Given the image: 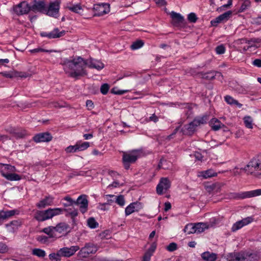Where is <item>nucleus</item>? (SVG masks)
Masks as SVG:
<instances>
[{
    "instance_id": "f257e3e1",
    "label": "nucleus",
    "mask_w": 261,
    "mask_h": 261,
    "mask_svg": "<svg viewBox=\"0 0 261 261\" xmlns=\"http://www.w3.org/2000/svg\"><path fill=\"white\" fill-rule=\"evenodd\" d=\"M60 64L68 76L76 79L87 75V66L98 70L104 67V64L100 61L93 59L85 60L80 56L64 58L62 60Z\"/></svg>"
},
{
    "instance_id": "f03ea898",
    "label": "nucleus",
    "mask_w": 261,
    "mask_h": 261,
    "mask_svg": "<svg viewBox=\"0 0 261 261\" xmlns=\"http://www.w3.org/2000/svg\"><path fill=\"white\" fill-rule=\"evenodd\" d=\"M260 259L258 252L249 251L231 253L227 255L228 261H259Z\"/></svg>"
},
{
    "instance_id": "7ed1b4c3",
    "label": "nucleus",
    "mask_w": 261,
    "mask_h": 261,
    "mask_svg": "<svg viewBox=\"0 0 261 261\" xmlns=\"http://www.w3.org/2000/svg\"><path fill=\"white\" fill-rule=\"evenodd\" d=\"M63 213L62 208H49L46 210H37L34 218L38 222H43Z\"/></svg>"
},
{
    "instance_id": "20e7f679",
    "label": "nucleus",
    "mask_w": 261,
    "mask_h": 261,
    "mask_svg": "<svg viewBox=\"0 0 261 261\" xmlns=\"http://www.w3.org/2000/svg\"><path fill=\"white\" fill-rule=\"evenodd\" d=\"M207 121V117L206 115L196 117L192 122L185 125L181 132L185 135L191 136L196 132L198 126L205 124Z\"/></svg>"
},
{
    "instance_id": "39448f33",
    "label": "nucleus",
    "mask_w": 261,
    "mask_h": 261,
    "mask_svg": "<svg viewBox=\"0 0 261 261\" xmlns=\"http://www.w3.org/2000/svg\"><path fill=\"white\" fill-rule=\"evenodd\" d=\"M244 170L248 174L256 177L261 175V155L253 158L245 167Z\"/></svg>"
},
{
    "instance_id": "423d86ee",
    "label": "nucleus",
    "mask_w": 261,
    "mask_h": 261,
    "mask_svg": "<svg viewBox=\"0 0 261 261\" xmlns=\"http://www.w3.org/2000/svg\"><path fill=\"white\" fill-rule=\"evenodd\" d=\"M141 152L139 150H132L122 151V161L124 168L128 170L132 164L135 163L140 156Z\"/></svg>"
},
{
    "instance_id": "0eeeda50",
    "label": "nucleus",
    "mask_w": 261,
    "mask_h": 261,
    "mask_svg": "<svg viewBox=\"0 0 261 261\" xmlns=\"http://www.w3.org/2000/svg\"><path fill=\"white\" fill-rule=\"evenodd\" d=\"M261 195V189L240 193L232 192L229 194L230 198L243 199Z\"/></svg>"
},
{
    "instance_id": "6e6552de",
    "label": "nucleus",
    "mask_w": 261,
    "mask_h": 261,
    "mask_svg": "<svg viewBox=\"0 0 261 261\" xmlns=\"http://www.w3.org/2000/svg\"><path fill=\"white\" fill-rule=\"evenodd\" d=\"M98 249V246L91 242L86 243L79 252V255L82 257H87L90 254L95 253Z\"/></svg>"
},
{
    "instance_id": "1a4fd4ad",
    "label": "nucleus",
    "mask_w": 261,
    "mask_h": 261,
    "mask_svg": "<svg viewBox=\"0 0 261 261\" xmlns=\"http://www.w3.org/2000/svg\"><path fill=\"white\" fill-rule=\"evenodd\" d=\"M60 4V1L59 0H56L50 3L48 8L46 7V10L44 13L48 16L57 18L59 15Z\"/></svg>"
},
{
    "instance_id": "9d476101",
    "label": "nucleus",
    "mask_w": 261,
    "mask_h": 261,
    "mask_svg": "<svg viewBox=\"0 0 261 261\" xmlns=\"http://www.w3.org/2000/svg\"><path fill=\"white\" fill-rule=\"evenodd\" d=\"M14 12L18 15L28 14L31 11V5L26 1H23L13 7Z\"/></svg>"
},
{
    "instance_id": "9b49d317",
    "label": "nucleus",
    "mask_w": 261,
    "mask_h": 261,
    "mask_svg": "<svg viewBox=\"0 0 261 261\" xmlns=\"http://www.w3.org/2000/svg\"><path fill=\"white\" fill-rule=\"evenodd\" d=\"M171 186V182L167 177H162L156 186V191L159 195H162L164 190L167 191Z\"/></svg>"
},
{
    "instance_id": "f8f14e48",
    "label": "nucleus",
    "mask_w": 261,
    "mask_h": 261,
    "mask_svg": "<svg viewBox=\"0 0 261 261\" xmlns=\"http://www.w3.org/2000/svg\"><path fill=\"white\" fill-rule=\"evenodd\" d=\"M46 6L45 0H34L32 5L31 6V11L44 13L46 10Z\"/></svg>"
},
{
    "instance_id": "ddd939ff",
    "label": "nucleus",
    "mask_w": 261,
    "mask_h": 261,
    "mask_svg": "<svg viewBox=\"0 0 261 261\" xmlns=\"http://www.w3.org/2000/svg\"><path fill=\"white\" fill-rule=\"evenodd\" d=\"M75 205L79 206L81 213H85L88 210V200L86 195H80L75 201Z\"/></svg>"
},
{
    "instance_id": "4468645a",
    "label": "nucleus",
    "mask_w": 261,
    "mask_h": 261,
    "mask_svg": "<svg viewBox=\"0 0 261 261\" xmlns=\"http://www.w3.org/2000/svg\"><path fill=\"white\" fill-rule=\"evenodd\" d=\"M94 10L95 11L94 15L101 16L110 12V4L101 3L94 5Z\"/></svg>"
},
{
    "instance_id": "2eb2a0df",
    "label": "nucleus",
    "mask_w": 261,
    "mask_h": 261,
    "mask_svg": "<svg viewBox=\"0 0 261 261\" xmlns=\"http://www.w3.org/2000/svg\"><path fill=\"white\" fill-rule=\"evenodd\" d=\"M80 249L79 246H72L70 247H63L59 249L62 257H70Z\"/></svg>"
},
{
    "instance_id": "dca6fc26",
    "label": "nucleus",
    "mask_w": 261,
    "mask_h": 261,
    "mask_svg": "<svg viewBox=\"0 0 261 261\" xmlns=\"http://www.w3.org/2000/svg\"><path fill=\"white\" fill-rule=\"evenodd\" d=\"M254 219L252 217H247L241 220L238 221L233 224L231 227V231L235 232L238 230L241 229L243 226H246L253 221Z\"/></svg>"
},
{
    "instance_id": "f3484780",
    "label": "nucleus",
    "mask_w": 261,
    "mask_h": 261,
    "mask_svg": "<svg viewBox=\"0 0 261 261\" xmlns=\"http://www.w3.org/2000/svg\"><path fill=\"white\" fill-rule=\"evenodd\" d=\"M231 14L232 12L231 11H228L220 15L215 19L211 20V23L212 25L217 27L219 23L227 21L230 18Z\"/></svg>"
},
{
    "instance_id": "a211bd4d",
    "label": "nucleus",
    "mask_w": 261,
    "mask_h": 261,
    "mask_svg": "<svg viewBox=\"0 0 261 261\" xmlns=\"http://www.w3.org/2000/svg\"><path fill=\"white\" fill-rule=\"evenodd\" d=\"M52 139L51 135L48 132L39 133L33 137V140L36 143L49 142Z\"/></svg>"
},
{
    "instance_id": "6ab92c4d",
    "label": "nucleus",
    "mask_w": 261,
    "mask_h": 261,
    "mask_svg": "<svg viewBox=\"0 0 261 261\" xmlns=\"http://www.w3.org/2000/svg\"><path fill=\"white\" fill-rule=\"evenodd\" d=\"M142 208V204L140 202H136L129 204L125 210V215L128 216L135 212H138Z\"/></svg>"
},
{
    "instance_id": "aec40b11",
    "label": "nucleus",
    "mask_w": 261,
    "mask_h": 261,
    "mask_svg": "<svg viewBox=\"0 0 261 261\" xmlns=\"http://www.w3.org/2000/svg\"><path fill=\"white\" fill-rule=\"evenodd\" d=\"M54 198L50 196H46L44 199L41 200L36 203V206L39 208H43L46 206L53 205Z\"/></svg>"
},
{
    "instance_id": "412c9836",
    "label": "nucleus",
    "mask_w": 261,
    "mask_h": 261,
    "mask_svg": "<svg viewBox=\"0 0 261 261\" xmlns=\"http://www.w3.org/2000/svg\"><path fill=\"white\" fill-rule=\"evenodd\" d=\"M16 171V169L14 166L0 163V172L3 177H5L6 175L9 174L10 173Z\"/></svg>"
},
{
    "instance_id": "4be33fe9",
    "label": "nucleus",
    "mask_w": 261,
    "mask_h": 261,
    "mask_svg": "<svg viewBox=\"0 0 261 261\" xmlns=\"http://www.w3.org/2000/svg\"><path fill=\"white\" fill-rule=\"evenodd\" d=\"M66 8L70 11L77 14H81L83 11V6L80 3L75 4L69 3L67 4Z\"/></svg>"
},
{
    "instance_id": "5701e85b",
    "label": "nucleus",
    "mask_w": 261,
    "mask_h": 261,
    "mask_svg": "<svg viewBox=\"0 0 261 261\" xmlns=\"http://www.w3.org/2000/svg\"><path fill=\"white\" fill-rule=\"evenodd\" d=\"M201 257L204 261H215L217 259V254L215 253L205 251L201 254Z\"/></svg>"
},
{
    "instance_id": "b1692460",
    "label": "nucleus",
    "mask_w": 261,
    "mask_h": 261,
    "mask_svg": "<svg viewBox=\"0 0 261 261\" xmlns=\"http://www.w3.org/2000/svg\"><path fill=\"white\" fill-rule=\"evenodd\" d=\"M171 17L175 25H179L184 23V18L179 13L173 11L171 13Z\"/></svg>"
},
{
    "instance_id": "393cba45",
    "label": "nucleus",
    "mask_w": 261,
    "mask_h": 261,
    "mask_svg": "<svg viewBox=\"0 0 261 261\" xmlns=\"http://www.w3.org/2000/svg\"><path fill=\"white\" fill-rule=\"evenodd\" d=\"M210 125L213 130H219L224 125L218 119L214 118L210 122Z\"/></svg>"
},
{
    "instance_id": "a878e982",
    "label": "nucleus",
    "mask_w": 261,
    "mask_h": 261,
    "mask_svg": "<svg viewBox=\"0 0 261 261\" xmlns=\"http://www.w3.org/2000/svg\"><path fill=\"white\" fill-rule=\"evenodd\" d=\"M69 225L65 222H61L54 227L56 232L62 233L67 231Z\"/></svg>"
},
{
    "instance_id": "bb28decb",
    "label": "nucleus",
    "mask_w": 261,
    "mask_h": 261,
    "mask_svg": "<svg viewBox=\"0 0 261 261\" xmlns=\"http://www.w3.org/2000/svg\"><path fill=\"white\" fill-rule=\"evenodd\" d=\"M65 34V31H62L61 32L59 31V30L58 28H56L54 29V30L49 33H48V38H59L64 36Z\"/></svg>"
},
{
    "instance_id": "cd10ccee",
    "label": "nucleus",
    "mask_w": 261,
    "mask_h": 261,
    "mask_svg": "<svg viewBox=\"0 0 261 261\" xmlns=\"http://www.w3.org/2000/svg\"><path fill=\"white\" fill-rule=\"evenodd\" d=\"M106 197L114 198L115 199V202L120 206H123L125 204V199L124 196L122 195L116 196L114 195H106Z\"/></svg>"
},
{
    "instance_id": "c85d7f7f",
    "label": "nucleus",
    "mask_w": 261,
    "mask_h": 261,
    "mask_svg": "<svg viewBox=\"0 0 261 261\" xmlns=\"http://www.w3.org/2000/svg\"><path fill=\"white\" fill-rule=\"evenodd\" d=\"M217 175V173L215 172L213 170L208 169L206 171L201 172L200 174L198 175V176H201L204 178H207L214 176H216Z\"/></svg>"
},
{
    "instance_id": "c756f323",
    "label": "nucleus",
    "mask_w": 261,
    "mask_h": 261,
    "mask_svg": "<svg viewBox=\"0 0 261 261\" xmlns=\"http://www.w3.org/2000/svg\"><path fill=\"white\" fill-rule=\"evenodd\" d=\"M225 101L229 105H236L239 108H241L242 105L238 102V100L234 99L232 97L229 95H226L224 97Z\"/></svg>"
},
{
    "instance_id": "7c9ffc66",
    "label": "nucleus",
    "mask_w": 261,
    "mask_h": 261,
    "mask_svg": "<svg viewBox=\"0 0 261 261\" xmlns=\"http://www.w3.org/2000/svg\"><path fill=\"white\" fill-rule=\"evenodd\" d=\"M42 231L47 234L49 238H57L55 234V232L56 231H55L54 226H48L44 228Z\"/></svg>"
},
{
    "instance_id": "2f4dec72",
    "label": "nucleus",
    "mask_w": 261,
    "mask_h": 261,
    "mask_svg": "<svg viewBox=\"0 0 261 261\" xmlns=\"http://www.w3.org/2000/svg\"><path fill=\"white\" fill-rule=\"evenodd\" d=\"M4 177L6 178L7 180L10 181H18L21 179L20 175L16 173H14L13 172H11L9 174L6 175L5 177Z\"/></svg>"
},
{
    "instance_id": "473e14b6",
    "label": "nucleus",
    "mask_w": 261,
    "mask_h": 261,
    "mask_svg": "<svg viewBox=\"0 0 261 261\" xmlns=\"http://www.w3.org/2000/svg\"><path fill=\"white\" fill-rule=\"evenodd\" d=\"M195 227L196 229V233H199L204 231V230L207 228V225L204 223H198L195 224Z\"/></svg>"
},
{
    "instance_id": "72a5a7b5",
    "label": "nucleus",
    "mask_w": 261,
    "mask_h": 261,
    "mask_svg": "<svg viewBox=\"0 0 261 261\" xmlns=\"http://www.w3.org/2000/svg\"><path fill=\"white\" fill-rule=\"evenodd\" d=\"M184 231L187 234L196 233L195 224H188L186 225L184 229Z\"/></svg>"
},
{
    "instance_id": "f704fd0d",
    "label": "nucleus",
    "mask_w": 261,
    "mask_h": 261,
    "mask_svg": "<svg viewBox=\"0 0 261 261\" xmlns=\"http://www.w3.org/2000/svg\"><path fill=\"white\" fill-rule=\"evenodd\" d=\"M32 254L39 257H44L46 255L45 251L39 248H35L32 251Z\"/></svg>"
},
{
    "instance_id": "c9c22d12",
    "label": "nucleus",
    "mask_w": 261,
    "mask_h": 261,
    "mask_svg": "<svg viewBox=\"0 0 261 261\" xmlns=\"http://www.w3.org/2000/svg\"><path fill=\"white\" fill-rule=\"evenodd\" d=\"M201 74V77L205 80H212L215 78V74H214L213 71L206 73H202Z\"/></svg>"
},
{
    "instance_id": "e433bc0d",
    "label": "nucleus",
    "mask_w": 261,
    "mask_h": 261,
    "mask_svg": "<svg viewBox=\"0 0 261 261\" xmlns=\"http://www.w3.org/2000/svg\"><path fill=\"white\" fill-rule=\"evenodd\" d=\"M244 122L246 127L248 128H253V120L250 116H245L244 118Z\"/></svg>"
},
{
    "instance_id": "4c0bfd02",
    "label": "nucleus",
    "mask_w": 261,
    "mask_h": 261,
    "mask_svg": "<svg viewBox=\"0 0 261 261\" xmlns=\"http://www.w3.org/2000/svg\"><path fill=\"white\" fill-rule=\"evenodd\" d=\"M144 45V42L142 40H139L135 42H134L130 46V48L132 50L138 49Z\"/></svg>"
},
{
    "instance_id": "58836bf2",
    "label": "nucleus",
    "mask_w": 261,
    "mask_h": 261,
    "mask_svg": "<svg viewBox=\"0 0 261 261\" xmlns=\"http://www.w3.org/2000/svg\"><path fill=\"white\" fill-rule=\"evenodd\" d=\"M63 200L65 201L66 202L63 203V205L65 207H67L69 206H72L75 204V201L73 200L70 197L66 196L63 199Z\"/></svg>"
},
{
    "instance_id": "ea45409f",
    "label": "nucleus",
    "mask_w": 261,
    "mask_h": 261,
    "mask_svg": "<svg viewBox=\"0 0 261 261\" xmlns=\"http://www.w3.org/2000/svg\"><path fill=\"white\" fill-rule=\"evenodd\" d=\"M49 258L51 260L60 261L61 259V254L59 250L56 253H51L49 254Z\"/></svg>"
},
{
    "instance_id": "a19ab883",
    "label": "nucleus",
    "mask_w": 261,
    "mask_h": 261,
    "mask_svg": "<svg viewBox=\"0 0 261 261\" xmlns=\"http://www.w3.org/2000/svg\"><path fill=\"white\" fill-rule=\"evenodd\" d=\"M78 145L76 143L74 145H70L66 147L65 151L67 153H74L79 151Z\"/></svg>"
},
{
    "instance_id": "79ce46f5",
    "label": "nucleus",
    "mask_w": 261,
    "mask_h": 261,
    "mask_svg": "<svg viewBox=\"0 0 261 261\" xmlns=\"http://www.w3.org/2000/svg\"><path fill=\"white\" fill-rule=\"evenodd\" d=\"M87 222L88 226L91 228H95L98 225V223L96 221L95 219L92 217L89 218Z\"/></svg>"
},
{
    "instance_id": "37998d69",
    "label": "nucleus",
    "mask_w": 261,
    "mask_h": 261,
    "mask_svg": "<svg viewBox=\"0 0 261 261\" xmlns=\"http://www.w3.org/2000/svg\"><path fill=\"white\" fill-rule=\"evenodd\" d=\"M251 3L249 0H245L240 8V12H243L250 6Z\"/></svg>"
},
{
    "instance_id": "c03bdc74",
    "label": "nucleus",
    "mask_w": 261,
    "mask_h": 261,
    "mask_svg": "<svg viewBox=\"0 0 261 261\" xmlns=\"http://www.w3.org/2000/svg\"><path fill=\"white\" fill-rule=\"evenodd\" d=\"M21 225V222L18 221H12L6 225L7 227H12L13 230L17 229Z\"/></svg>"
},
{
    "instance_id": "a18cd8bd",
    "label": "nucleus",
    "mask_w": 261,
    "mask_h": 261,
    "mask_svg": "<svg viewBox=\"0 0 261 261\" xmlns=\"http://www.w3.org/2000/svg\"><path fill=\"white\" fill-rule=\"evenodd\" d=\"M77 143L78 145V148H79V151H83L86 150L90 146L89 143L88 142H85L81 144L78 142Z\"/></svg>"
},
{
    "instance_id": "49530a36",
    "label": "nucleus",
    "mask_w": 261,
    "mask_h": 261,
    "mask_svg": "<svg viewBox=\"0 0 261 261\" xmlns=\"http://www.w3.org/2000/svg\"><path fill=\"white\" fill-rule=\"evenodd\" d=\"M30 51L32 54L38 53L39 52H45V53H51L53 51H55L53 50H47L41 48L40 47L36 48L35 49H33L30 50Z\"/></svg>"
},
{
    "instance_id": "de8ad7c7",
    "label": "nucleus",
    "mask_w": 261,
    "mask_h": 261,
    "mask_svg": "<svg viewBox=\"0 0 261 261\" xmlns=\"http://www.w3.org/2000/svg\"><path fill=\"white\" fill-rule=\"evenodd\" d=\"M78 215V211L77 209L73 208L72 212L66 213L65 216L66 217H70L73 221L74 220V218Z\"/></svg>"
},
{
    "instance_id": "09e8293b",
    "label": "nucleus",
    "mask_w": 261,
    "mask_h": 261,
    "mask_svg": "<svg viewBox=\"0 0 261 261\" xmlns=\"http://www.w3.org/2000/svg\"><path fill=\"white\" fill-rule=\"evenodd\" d=\"M156 248V244L155 243H153L151 244L150 247L145 252L151 255H152Z\"/></svg>"
},
{
    "instance_id": "8fccbe9b",
    "label": "nucleus",
    "mask_w": 261,
    "mask_h": 261,
    "mask_svg": "<svg viewBox=\"0 0 261 261\" xmlns=\"http://www.w3.org/2000/svg\"><path fill=\"white\" fill-rule=\"evenodd\" d=\"M109 88L110 86L108 84H103L101 86L100 92L102 94L106 95L108 93Z\"/></svg>"
},
{
    "instance_id": "3c124183",
    "label": "nucleus",
    "mask_w": 261,
    "mask_h": 261,
    "mask_svg": "<svg viewBox=\"0 0 261 261\" xmlns=\"http://www.w3.org/2000/svg\"><path fill=\"white\" fill-rule=\"evenodd\" d=\"M216 52L218 55H221L225 53V47L222 44L216 47Z\"/></svg>"
},
{
    "instance_id": "603ef678",
    "label": "nucleus",
    "mask_w": 261,
    "mask_h": 261,
    "mask_svg": "<svg viewBox=\"0 0 261 261\" xmlns=\"http://www.w3.org/2000/svg\"><path fill=\"white\" fill-rule=\"evenodd\" d=\"M188 20L191 22H196L197 20L196 15L194 13H190L188 16Z\"/></svg>"
},
{
    "instance_id": "864d4df0",
    "label": "nucleus",
    "mask_w": 261,
    "mask_h": 261,
    "mask_svg": "<svg viewBox=\"0 0 261 261\" xmlns=\"http://www.w3.org/2000/svg\"><path fill=\"white\" fill-rule=\"evenodd\" d=\"M91 170L88 171H80L75 175L83 176H91Z\"/></svg>"
},
{
    "instance_id": "5fc2aeb1",
    "label": "nucleus",
    "mask_w": 261,
    "mask_h": 261,
    "mask_svg": "<svg viewBox=\"0 0 261 261\" xmlns=\"http://www.w3.org/2000/svg\"><path fill=\"white\" fill-rule=\"evenodd\" d=\"M25 135L26 133L25 131L19 132L16 129L14 136L17 138H23Z\"/></svg>"
},
{
    "instance_id": "6e6d98bb",
    "label": "nucleus",
    "mask_w": 261,
    "mask_h": 261,
    "mask_svg": "<svg viewBox=\"0 0 261 261\" xmlns=\"http://www.w3.org/2000/svg\"><path fill=\"white\" fill-rule=\"evenodd\" d=\"M167 249L169 251H174L177 249V244L175 243H171L167 246Z\"/></svg>"
},
{
    "instance_id": "4d7b16f0",
    "label": "nucleus",
    "mask_w": 261,
    "mask_h": 261,
    "mask_svg": "<svg viewBox=\"0 0 261 261\" xmlns=\"http://www.w3.org/2000/svg\"><path fill=\"white\" fill-rule=\"evenodd\" d=\"M1 74L3 76H4L6 77H7V78L12 79V78H13L14 77H15V73L13 74V73L9 72H1Z\"/></svg>"
},
{
    "instance_id": "13d9d810",
    "label": "nucleus",
    "mask_w": 261,
    "mask_h": 261,
    "mask_svg": "<svg viewBox=\"0 0 261 261\" xmlns=\"http://www.w3.org/2000/svg\"><path fill=\"white\" fill-rule=\"evenodd\" d=\"M260 39L259 38H251L250 40L247 39V44L253 45L252 43H259Z\"/></svg>"
},
{
    "instance_id": "bf43d9fd",
    "label": "nucleus",
    "mask_w": 261,
    "mask_h": 261,
    "mask_svg": "<svg viewBox=\"0 0 261 261\" xmlns=\"http://www.w3.org/2000/svg\"><path fill=\"white\" fill-rule=\"evenodd\" d=\"M235 43L238 45H241L244 44H247V39L245 38L239 39L235 41Z\"/></svg>"
},
{
    "instance_id": "052dcab7",
    "label": "nucleus",
    "mask_w": 261,
    "mask_h": 261,
    "mask_svg": "<svg viewBox=\"0 0 261 261\" xmlns=\"http://www.w3.org/2000/svg\"><path fill=\"white\" fill-rule=\"evenodd\" d=\"M8 251L7 246L4 243L0 242V253H4Z\"/></svg>"
},
{
    "instance_id": "680f3d73",
    "label": "nucleus",
    "mask_w": 261,
    "mask_h": 261,
    "mask_svg": "<svg viewBox=\"0 0 261 261\" xmlns=\"http://www.w3.org/2000/svg\"><path fill=\"white\" fill-rule=\"evenodd\" d=\"M48 238L45 236H40L38 237L37 240L42 243H45L48 241Z\"/></svg>"
},
{
    "instance_id": "e2e57ef3",
    "label": "nucleus",
    "mask_w": 261,
    "mask_h": 261,
    "mask_svg": "<svg viewBox=\"0 0 261 261\" xmlns=\"http://www.w3.org/2000/svg\"><path fill=\"white\" fill-rule=\"evenodd\" d=\"M6 213L7 218H10L14 216L16 213V211L15 210L5 211Z\"/></svg>"
},
{
    "instance_id": "0e129e2a",
    "label": "nucleus",
    "mask_w": 261,
    "mask_h": 261,
    "mask_svg": "<svg viewBox=\"0 0 261 261\" xmlns=\"http://www.w3.org/2000/svg\"><path fill=\"white\" fill-rule=\"evenodd\" d=\"M128 91H129V90H117V91H115L114 90V89H113L112 90V92L113 93L116 94H118V95L123 94H124L125 93H127Z\"/></svg>"
},
{
    "instance_id": "69168bd1",
    "label": "nucleus",
    "mask_w": 261,
    "mask_h": 261,
    "mask_svg": "<svg viewBox=\"0 0 261 261\" xmlns=\"http://www.w3.org/2000/svg\"><path fill=\"white\" fill-rule=\"evenodd\" d=\"M120 186L119 182L118 181H114L112 184L108 185V188H117Z\"/></svg>"
},
{
    "instance_id": "338daca9",
    "label": "nucleus",
    "mask_w": 261,
    "mask_h": 261,
    "mask_svg": "<svg viewBox=\"0 0 261 261\" xmlns=\"http://www.w3.org/2000/svg\"><path fill=\"white\" fill-rule=\"evenodd\" d=\"M151 256L152 255L145 252L142 257V261H150Z\"/></svg>"
},
{
    "instance_id": "774afa93",
    "label": "nucleus",
    "mask_w": 261,
    "mask_h": 261,
    "mask_svg": "<svg viewBox=\"0 0 261 261\" xmlns=\"http://www.w3.org/2000/svg\"><path fill=\"white\" fill-rule=\"evenodd\" d=\"M253 65L258 67H261V59H255L253 62Z\"/></svg>"
}]
</instances>
